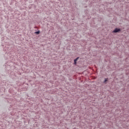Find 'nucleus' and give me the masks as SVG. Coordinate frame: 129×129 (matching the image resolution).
<instances>
[{
	"label": "nucleus",
	"mask_w": 129,
	"mask_h": 129,
	"mask_svg": "<svg viewBox=\"0 0 129 129\" xmlns=\"http://www.w3.org/2000/svg\"><path fill=\"white\" fill-rule=\"evenodd\" d=\"M121 30L120 28H116L114 29V30L112 31V33H119Z\"/></svg>",
	"instance_id": "1"
},
{
	"label": "nucleus",
	"mask_w": 129,
	"mask_h": 129,
	"mask_svg": "<svg viewBox=\"0 0 129 129\" xmlns=\"http://www.w3.org/2000/svg\"><path fill=\"white\" fill-rule=\"evenodd\" d=\"M78 59H79V57H77L76 59H75L74 60V64L75 65H76V64H77V60H78Z\"/></svg>",
	"instance_id": "2"
},
{
	"label": "nucleus",
	"mask_w": 129,
	"mask_h": 129,
	"mask_svg": "<svg viewBox=\"0 0 129 129\" xmlns=\"http://www.w3.org/2000/svg\"><path fill=\"white\" fill-rule=\"evenodd\" d=\"M107 81H108V78L105 79V80L103 82V83H105V82H107Z\"/></svg>",
	"instance_id": "3"
},
{
	"label": "nucleus",
	"mask_w": 129,
	"mask_h": 129,
	"mask_svg": "<svg viewBox=\"0 0 129 129\" xmlns=\"http://www.w3.org/2000/svg\"><path fill=\"white\" fill-rule=\"evenodd\" d=\"M35 34H36L37 35H39L40 34V30H38L35 32Z\"/></svg>",
	"instance_id": "4"
}]
</instances>
